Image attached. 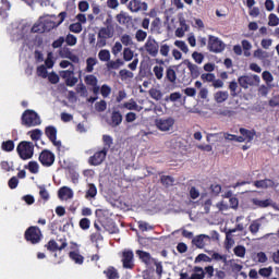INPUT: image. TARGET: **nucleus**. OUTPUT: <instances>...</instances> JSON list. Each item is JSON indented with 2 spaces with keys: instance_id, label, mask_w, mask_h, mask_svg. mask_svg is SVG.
<instances>
[{
  "instance_id": "18",
  "label": "nucleus",
  "mask_w": 279,
  "mask_h": 279,
  "mask_svg": "<svg viewBox=\"0 0 279 279\" xmlns=\"http://www.w3.org/2000/svg\"><path fill=\"white\" fill-rule=\"evenodd\" d=\"M209 49L215 53H220V51H223V43L219 38L211 36L209 38Z\"/></svg>"
},
{
  "instance_id": "63",
  "label": "nucleus",
  "mask_w": 279,
  "mask_h": 279,
  "mask_svg": "<svg viewBox=\"0 0 279 279\" xmlns=\"http://www.w3.org/2000/svg\"><path fill=\"white\" fill-rule=\"evenodd\" d=\"M166 77L169 82H175V70L169 68L167 70V74H166Z\"/></svg>"
},
{
  "instance_id": "23",
  "label": "nucleus",
  "mask_w": 279,
  "mask_h": 279,
  "mask_svg": "<svg viewBox=\"0 0 279 279\" xmlns=\"http://www.w3.org/2000/svg\"><path fill=\"white\" fill-rule=\"evenodd\" d=\"M107 279H119V270L114 268V266H109L107 269L104 270Z\"/></svg>"
},
{
  "instance_id": "41",
  "label": "nucleus",
  "mask_w": 279,
  "mask_h": 279,
  "mask_svg": "<svg viewBox=\"0 0 279 279\" xmlns=\"http://www.w3.org/2000/svg\"><path fill=\"white\" fill-rule=\"evenodd\" d=\"M25 169H28V171H29L31 173L36 174V173H38V171H39V169H40V166H38V162H37V161H29V162H28V167L25 166Z\"/></svg>"
},
{
  "instance_id": "11",
  "label": "nucleus",
  "mask_w": 279,
  "mask_h": 279,
  "mask_svg": "<svg viewBox=\"0 0 279 279\" xmlns=\"http://www.w3.org/2000/svg\"><path fill=\"white\" fill-rule=\"evenodd\" d=\"M207 243H210V236L206 234H199L192 239V245H194L198 250H204Z\"/></svg>"
},
{
  "instance_id": "42",
  "label": "nucleus",
  "mask_w": 279,
  "mask_h": 279,
  "mask_svg": "<svg viewBox=\"0 0 279 279\" xmlns=\"http://www.w3.org/2000/svg\"><path fill=\"white\" fill-rule=\"evenodd\" d=\"M112 93V87H110V85L108 84H104L100 87V94L102 95L104 99L110 97V94Z\"/></svg>"
},
{
  "instance_id": "22",
  "label": "nucleus",
  "mask_w": 279,
  "mask_h": 279,
  "mask_svg": "<svg viewBox=\"0 0 279 279\" xmlns=\"http://www.w3.org/2000/svg\"><path fill=\"white\" fill-rule=\"evenodd\" d=\"M114 36V31L110 26L101 27L98 32V38L109 39Z\"/></svg>"
},
{
  "instance_id": "12",
  "label": "nucleus",
  "mask_w": 279,
  "mask_h": 279,
  "mask_svg": "<svg viewBox=\"0 0 279 279\" xmlns=\"http://www.w3.org/2000/svg\"><path fill=\"white\" fill-rule=\"evenodd\" d=\"M131 12H147V2H141V0H131L128 5Z\"/></svg>"
},
{
  "instance_id": "44",
  "label": "nucleus",
  "mask_w": 279,
  "mask_h": 279,
  "mask_svg": "<svg viewBox=\"0 0 279 279\" xmlns=\"http://www.w3.org/2000/svg\"><path fill=\"white\" fill-rule=\"evenodd\" d=\"M123 64H125V62H123V60L117 59L116 61H109V62L107 63V66H108L109 69H114V70H117V69H119L120 66H123Z\"/></svg>"
},
{
  "instance_id": "57",
  "label": "nucleus",
  "mask_w": 279,
  "mask_h": 279,
  "mask_svg": "<svg viewBox=\"0 0 279 279\" xmlns=\"http://www.w3.org/2000/svg\"><path fill=\"white\" fill-rule=\"evenodd\" d=\"M70 32L73 34H81L82 33V23L77 22L70 25Z\"/></svg>"
},
{
  "instance_id": "55",
  "label": "nucleus",
  "mask_w": 279,
  "mask_h": 279,
  "mask_svg": "<svg viewBox=\"0 0 279 279\" xmlns=\"http://www.w3.org/2000/svg\"><path fill=\"white\" fill-rule=\"evenodd\" d=\"M97 76L95 75L85 76V84H87V86H97Z\"/></svg>"
},
{
  "instance_id": "16",
  "label": "nucleus",
  "mask_w": 279,
  "mask_h": 279,
  "mask_svg": "<svg viewBox=\"0 0 279 279\" xmlns=\"http://www.w3.org/2000/svg\"><path fill=\"white\" fill-rule=\"evenodd\" d=\"M123 123V113L120 110L113 109L111 112L109 125L111 128H119Z\"/></svg>"
},
{
  "instance_id": "29",
  "label": "nucleus",
  "mask_w": 279,
  "mask_h": 279,
  "mask_svg": "<svg viewBox=\"0 0 279 279\" xmlns=\"http://www.w3.org/2000/svg\"><path fill=\"white\" fill-rule=\"evenodd\" d=\"M228 208H230V205H228V203H226V201L223 199L220 203L216 204V206H214L211 210L213 213H226Z\"/></svg>"
},
{
  "instance_id": "51",
  "label": "nucleus",
  "mask_w": 279,
  "mask_h": 279,
  "mask_svg": "<svg viewBox=\"0 0 279 279\" xmlns=\"http://www.w3.org/2000/svg\"><path fill=\"white\" fill-rule=\"evenodd\" d=\"M64 41L66 43V45H69V47H74V45H77V37H75V35L73 34H69Z\"/></svg>"
},
{
  "instance_id": "31",
  "label": "nucleus",
  "mask_w": 279,
  "mask_h": 279,
  "mask_svg": "<svg viewBox=\"0 0 279 279\" xmlns=\"http://www.w3.org/2000/svg\"><path fill=\"white\" fill-rule=\"evenodd\" d=\"M97 64V59L89 57L86 60V72L87 73H93L95 71V65Z\"/></svg>"
},
{
  "instance_id": "21",
  "label": "nucleus",
  "mask_w": 279,
  "mask_h": 279,
  "mask_svg": "<svg viewBox=\"0 0 279 279\" xmlns=\"http://www.w3.org/2000/svg\"><path fill=\"white\" fill-rule=\"evenodd\" d=\"M119 108H125L126 110H135L136 112H141V110H143V107L138 106V104L134 99H131L130 101L120 105Z\"/></svg>"
},
{
  "instance_id": "49",
  "label": "nucleus",
  "mask_w": 279,
  "mask_h": 279,
  "mask_svg": "<svg viewBox=\"0 0 279 279\" xmlns=\"http://www.w3.org/2000/svg\"><path fill=\"white\" fill-rule=\"evenodd\" d=\"M39 196L41 199H44V202H49V192L45 185L39 186Z\"/></svg>"
},
{
  "instance_id": "4",
  "label": "nucleus",
  "mask_w": 279,
  "mask_h": 279,
  "mask_svg": "<svg viewBox=\"0 0 279 279\" xmlns=\"http://www.w3.org/2000/svg\"><path fill=\"white\" fill-rule=\"evenodd\" d=\"M38 160L43 167H53V162H56V154L49 149H44L39 154Z\"/></svg>"
},
{
  "instance_id": "24",
  "label": "nucleus",
  "mask_w": 279,
  "mask_h": 279,
  "mask_svg": "<svg viewBox=\"0 0 279 279\" xmlns=\"http://www.w3.org/2000/svg\"><path fill=\"white\" fill-rule=\"evenodd\" d=\"M228 97H230V95L228 94V92L223 90H219L214 95L216 104H223L225 101H228Z\"/></svg>"
},
{
  "instance_id": "61",
  "label": "nucleus",
  "mask_w": 279,
  "mask_h": 279,
  "mask_svg": "<svg viewBox=\"0 0 279 279\" xmlns=\"http://www.w3.org/2000/svg\"><path fill=\"white\" fill-rule=\"evenodd\" d=\"M169 51H171V48L169 47V45L162 44L160 46L159 52L161 56H163V58H167V56H169Z\"/></svg>"
},
{
  "instance_id": "10",
  "label": "nucleus",
  "mask_w": 279,
  "mask_h": 279,
  "mask_svg": "<svg viewBox=\"0 0 279 279\" xmlns=\"http://www.w3.org/2000/svg\"><path fill=\"white\" fill-rule=\"evenodd\" d=\"M165 27L167 28V32H173L175 29V15L173 13V9H169L165 12Z\"/></svg>"
},
{
  "instance_id": "25",
  "label": "nucleus",
  "mask_w": 279,
  "mask_h": 279,
  "mask_svg": "<svg viewBox=\"0 0 279 279\" xmlns=\"http://www.w3.org/2000/svg\"><path fill=\"white\" fill-rule=\"evenodd\" d=\"M95 197H97V186L95 185V183H89L88 189L85 193V199H93Z\"/></svg>"
},
{
  "instance_id": "8",
  "label": "nucleus",
  "mask_w": 279,
  "mask_h": 279,
  "mask_svg": "<svg viewBox=\"0 0 279 279\" xmlns=\"http://www.w3.org/2000/svg\"><path fill=\"white\" fill-rule=\"evenodd\" d=\"M144 47L145 50L148 52V56H151V58H156V56H158V51L160 50L158 41H156V39H154L153 37H148Z\"/></svg>"
},
{
  "instance_id": "26",
  "label": "nucleus",
  "mask_w": 279,
  "mask_h": 279,
  "mask_svg": "<svg viewBox=\"0 0 279 279\" xmlns=\"http://www.w3.org/2000/svg\"><path fill=\"white\" fill-rule=\"evenodd\" d=\"M118 23L120 25H128L132 21V17L128 15V13L121 11L117 16H116Z\"/></svg>"
},
{
  "instance_id": "59",
  "label": "nucleus",
  "mask_w": 279,
  "mask_h": 279,
  "mask_svg": "<svg viewBox=\"0 0 279 279\" xmlns=\"http://www.w3.org/2000/svg\"><path fill=\"white\" fill-rule=\"evenodd\" d=\"M253 258L257 263H265L267 260V254L259 252V253L255 254Z\"/></svg>"
},
{
  "instance_id": "38",
  "label": "nucleus",
  "mask_w": 279,
  "mask_h": 279,
  "mask_svg": "<svg viewBox=\"0 0 279 279\" xmlns=\"http://www.w3.org/2000/svg\"><path fill=\"white\" fill-rule=\"evenodd\" d=\"M253 57L257 58L258 60H267V58H269V52L263 49H257L254 51Z\"/></svg>"
},
{
  "instance_id": "32",
  "label": "nucleus",
  "mask_w": 279,
  "mask_h": 279,
  "mask_svg": "<svg viewBox=\"0 0 279 279\" xmlns=\"http://www.w3.org/2000/svg\"><path fill=\"white\" fill-rule=\"evenodd\" d=\"M98 59L100 60V62H110V50L101 49L98 52Z\"/></svg>"
},
{
  "instance_id": "43",
  "label": "nucleus",
  "mask_w": 279,
  "mask_h": 279,
  "mask_svg": "<svg viewBox=\"0 0 279 279\" xmlns=\"http://www.w3.org/2000/svg\"><path fill=\"white\" fill-rule=\"evenodd\" d=\"M120 40L122 45H124V47H132V45H134V41L132 40V36L128 34L122 35Z\"/></svg>"
},
{
  "instance_id": "35",
  "label": "nucleus",
  "mask_w": 279,
  "mask_h": 279,
  "mask_svg": "<svg viewBox=\"0 0 279 279\" xmlns=\"http://www.w3.org/2000/svg\"><path fill=\"white\" fill-rule=\"evenodd\" d=\"M162 23L160 22L159 17H156L151 24H150V32L155 33V34H160V27H161Z\"/></svg>"
},
{
  "instance_id": "9",
  "label": "nucleus",
  "mask_w": 279,
  "mask_h": 279,
  "mask_svg": "<svg viewBox=\"0 0 279 279\" xmlns=\"http://www.w3.org/2000/svg\"><path fill=\"white\" fill-rule=\"evenodd\" d=\"M238 82L242 88H250V86H256V84L260 82V78L258 75L241 76L239 77Z\"/></svg>"
},
{
  "instance_id": "7",
  "label": "nucleus",
  "mask_w": 279,
  "mask_h": 279,
  "mask_svg": "<svg viewBox=\"0 0 279 279\" xmlns=\"http://www.w3.org/2000/svg\"><path fill=\"white\" fill-rule=\"evenodd\" d=\"M106 156H108L106 149L98 150L88 158V165H90V167H99V165H102L104 160H106Z\"/></svg>"
},
{
  "instance_id": "6",
  "label": "nucleus",
  "mask_w": 279,
  "mask_h": 279,
  "mask_svg": "<svg viewBox=\"0 0 279 279\" xmlns=\"http://www.w3.org/2000/svg\"><path fill=\"white\" fill-rule=\"evenodd\" d=\"M123 269H134V252L132 250H124L121 256Z\"/></svg>"
},
{
  "instance_id": "3",
  "label": "nucleus",
  "mask_w": 279,
  "mask_h": 279,
  "mask_svg": "<svg viewBox=\"0 0 279 279\" xmlns=\"http://www.w3.org/2000/svg\"><path fill=\"white\" fill-rule=\"evenodd\" d=\"M16 151L22 160H31L34 158V143L22 141L19 143Z\"/></svg>"
},
{
  "instance_id": "33",
  "label": "nucleus",
  "mask_w": 279,
  "mask_h": 279,
  "mask_svg": "<svg viewBox=\"0 0 279 279\" xmlns=\"http://www.w3.org/2000/svg\"><path fill=\"white\" fill-rule=\"evenodd\" d=\"M102 142H104V147L102 149H105L107 153L110 151V147H112V136L110 135H102Z\"/></svg>"
},
{
  "instance_id": "34",
  "label": "nucleus",
  "mask_w": 279,
  "mask_h": 279,
  "mask_svg": "<svg viewBox=\"0 0 279 279\" xmlns=\"http://www.w3.org/2000/svg\"><path fill=\"white\" fill-rule=\"evenodd\" d=\"M160 182L162 186H166V189H169V186H173V177L171 175H161L160 177Z\"/></svg>"
},
{
  "instance_id": "37",
  "label": "nucleus",
  "mask_w": 279,
  "mask_h": 279,
  "mask_svg": "<svg viewBox=\"0 0 279 279\" xmlns=\"http://www.w3.org/2000/svg\"><path fill=\"white\" fill-rule=\"evenodd\" d=\"M123 60L124 62H132L134 60V51L131 48L123 49Z\"/></svg>"
},
{
  "instance_id": "36",
  "label": "nucleus",
  "mask_w": 279,
  "mask_h": 279,
  "mask_svg": "<svg viewBox=\"0 0 279 279\" xmlns=\"http://www.w3.org/2000/svg\"><path fill=\"white\" fill-rule=\"evenodd\" d=\"M32 141L38 142L43 137V131L40 129H34L28 132Z\"/></svg>"
},
{
  "instance_id": "20",
  "label": "nucleus",
  "mask_w": 279,
  "mask_h": 279,
  "mask_svg": "<svg viewBox=\"0 0 279 279\" xmlns=\"http://www.w3.org/2000/svg\"><path fill=\"white\" fill-rule=\"evenodd\" d=\"M59 199H73V190L68 186L60 187L58 191Z\"/></svg>"
},
{
  "instance_id": "58",
  "label": "nucleus",
  "mask_w": 279,
  "mask_h": 279,
  "mask_svg": "<svg viewBox=\"0 0 279 279\" xmlns=\"http://www.w3.org/2000/svg\"><path fill=\"white\" fill-rule=\"evenodd\" d=\"M274 269L271 267L268 268H260L258 274L259 276H263V278H269L271 276Z\"/></svg>"
},
{
  "instance_id": "2",
  "label": "nucleus",
  "mask_w": 279,
  "mask_h": 279,
  "mask_svg": "<svg viewBox=\"0 0 279 279\" xmlns=\"http://www.w3.org/2000/svg\"><path fill=\"white\" fill-rule=\"evenodd\" d=\"M24 239L31 245H38L43 241V231L38 226H31L25 230Z\"/></svg>"
},
{
  "instance_id": "64",
  "label": "nucleus",
  "mask_w": 279,
  "mask_h": 279,
  "mask_svg": "<svg viewBox=\"0 0 279 279\" xmlns=\"http://www.w3.org/2000/svg\"><path fill=\"white\" fill-rule=\"evenodd\" d=\"M8 186H9V189H11V190L16 189V186H19V178L12 177V178L9 180V182H8Z\"/></svg>"
},
{
  "instance_id": "45",
  "label": "nucleus",
  "mask_w": 279,
  "mask_h": 279,
  "mask_svg": "<svg viewBox=\"0 0 279 279\" xmlns=\"http://www.w3.org/2000/svg\"><path fill=\"white\" fill-rule=\"evenodd\" d=\"M119 75L122 81L132 80V77H134V73H132L131 71L125 70V69L120 70Z\"/></svg>"
},
{
  "instance_id": "5",
  "label": "nucleus",
  "mask_w": 279,
  "mask_h": 279,
  "mask_svg": "<svg viewBox=\"0 0 279 279\" xmlns=\"http://www.w3.org/2000/svg\"><path fill=\"white\" fill-rule=\"evenodd\" d=\"M45 134L54 147H58V149L62 147V142L58 141V129H56V126L53 125L46 126Z\"/></svg>"
},
{
  "instance_id": "1",
  "label": "nucleus",
  "mask_w": 279,
  "mask_h": 279,
  "mask_svg": "<svg viewBox=\"0 0 279 279\" xmlns=\"http://www.w3.org/2000/svg\"><path fill=\"white\" fill-rule=\"evenodd\" d=\"M40 116L32 109H26L21 117V124L25 128H36V125H40Z\"/></svg>"
},
{
  "instance_id": "30",
  "label": "nucleus",
  "mask_w": 279,
  "mask_h": 279,
  "mask_svg": "<svg viewBox=\"0 0 279 279\" xmlns=\"http://www.w3.org/2000/svg\"><path fill=\"white\" fill-rule=\"evenodd\" d=\"M206 278V272H204V268L194 267V274L190 277V279H204Z\"/></svg>"
},
{
  "instance_id": "47",
  "label": "nucleus",
  "mask_w": 279,
  "mask_h": 279,
  "mask_svg": "<svg viewBox=\"0 0 279 279\" xmlns=\"http://www.w3.org/2000/svg\"><path fill=\"white\" fill-rule=\"evenodd\" d=\"M135 38H136L137 43H145V39L147 38V32H145L143 29L136 31Z\"/></svg>"
},
{
  "instance_id": "46",
  "label": "nucleus",
  "mask_w": 279,
  "mask_h": 279,
  "mask_svg": "<svg viewBox=\"0 0 279 279\" xmlns=\"http://www.w3.org/2000/svg\"><path fill=\"white\" fill-rule=\"evenodd\" d=\"M232 232H236V230L232 229V230H229V232L227 233V242H226L227 250H231V247H234V240L230 238V234H232Z\"/></svg>"
},
{
  "instance_id": "40",
  "label": "nucleus",
  "mask_w": 279,
  "mask_h": 279,
  "mask_svg": "<svg viewBox=\"0 0 279 279\" xmlns=\"http://www.w3.org/2000/svg\"><path fill=\"white\" fill-rule=\"evenodd\" d=\"M1 149L2 151H14V141L9 140L5 142H2Z\"/></svg>"
},
{
  "instance_id": "39",
  "label": "nucleus",
  "mask_w": 279,
  "mask_h": 279,
  "mask_svg": "<svg viewBox=\"0 0 279 279\" xmlns=\"http://www.w3.org/2000/svg\"><path fill=\"white\" fill-rule=\"evenodd\" d=\"M255 186L257 189H269V186H274V181L271 180L256 181Z\"/></svg>"
},
{
  "instance_id": "27",
  "label": "nucleus",
  "mask_w": 279,
  "mask_h": 279,
  "mask_svg": "<svg viewBox=\"0 0 279 279\" xmlns=\"http://www.w3.org/2000/svg\"><path fill=\"white\" fill-rule=\"evenodd\" d=\"M69 256H70L71 260H73L76 265H84V256H82V254H80L75 251H71L69 253Z\"/></svg>"
},
{
  "instance_id": "54",
  "label": "nucleus",
  "mask_w": 279,
  "mask_h": 279,
  "mask_svg": "<svg viewBox=\"0 0 279 279\" xmlns=\"http://www.w3.org/2000/svg\"><path fill=\"white\" fill-rule=\"evenodd\" d=\"M253 204L255 206H259V208H267V206H269L271 204V201H269V199L259 201V199L254 198Z\"/></svg>"
},
{
  "instance_id": "56",
  "label": "nucleus",
  "mask_w": 279,
  "mask_h": 279,
  "mask_svg": "<svg viewBox=\"0 0 279 279\" xmlns=\"http://www.w3.org/2000/svg\"><path fill=\"white\" fill-rule=\"evenodd\" d=\"M153 71H154L155 77H157V80H162V75H163V71H165V69L162 66L155 65Z\"/></svg>"
},
{
  "instance_id": "17",
  "label": "nucleus",
  "mask_w": 279,
  "mask_h": 279,
  "mask_svg": "<svg viewBox=\"0 0 279 279\" xmlns=\"http://www.w3.org/2000/svg\"><path fill=\"white\" fill-rule=\"evenodd\" d=\"M58 21H46L44 24V27H48V31L54 29V27H60L62 23H64V20L66 19V12L62 11L61 13L58 14Z\"/></svg>"
},
{
  "instance_id": "19",
  "label": "nucleus",
  "mask_w": 279,
  "mask_h": 279,
  "mask_svg": "<svg viewBox=\"0 0 279 279\" xmlns=\"http://www.w3.org/2000/svg\"><path fill=\"white\" fill-rule=\"evenodd\" d=\"M136 255L138 256L140 260H142V263H144V265L149 266V265H154L156 263V259L154 257H151V254H149L145 251L137 250Z\"/></svg>"
},
{
  "instance_id": "53",
  "label": "nucleus",
  "mask_w": 279,
  "mask_h": 279,
  "mask_svg": "<svg viewBox=\"0 0 279 279\" xmlns=\"http://www.w3.org/2000/svg\"><path fill=\"white\" fill-rule=\"evenodd\" d=\"M278 24H279L278 15L271 13L268 16V25H270V27H276V26H278Z\"/></svg>"
},
{
  "instance_id": "28",
  "label": "nucleus",
  "mask_w": 279,
  "mask_h": 279,
  "mask_svg": "<svg viewBox=\"0 0 279 279\" xmlns=\"http://www.w3.org/2000/svg\"><path fill=\"white\" fill-rule=\"evenodd\" d=\"M180 27L177 29V36L182 38L184 36V32H189V25H186V21L182 17L179 19Z\"/></svg>"
},
{
  "instance_id": "62",
  "label": "nucleus",
  "mask_w": 279,
  "mask_h": 279,
  "mask_svg": "<svg viewBox=\"0 0 279 279\" xmlns=\"http://www.w3.org/2000/svg\"><path fill=\"white\" fill-rule=\"evenodd\" d=\"M80 228L82 230H88L90 228V220L88 218H83L80 220Z\"/></svg>"
},
{
  "instance_id": "52",
  "label": "nucleus",
  "mask_w": 279,
  "mask_h": 279,
  "mask_svg": "<svg viewBox=\"0 0 279 279\" xmlns=\"http://www.w3.org/2000/svg\"><path fill=\"white\" fill-rule=\"evenodd\" d=\"M149 95L153 99H156V101H159V99H162V93L159 89L151 88L149 90Z\"/></svg>"
},
{
  "instance_id": "48",
  "label": "nucleus",
  "mask_w": 279,
  "mask_h": 279,
  "mask_svg": "<svg viewBox=\"0 0 279 279\" xmlns=\"http://www.w3.org/2000/svg\"><path fill=\"white\" fill-rule=\"evenodd\" d=\"M95 108L97 112H106V109L108 108V102H106V100H100L95 104Z\"/></svg>"
},
{
  "instance_id": "15",
  "label": "nucleus",
  "mask_w": 279,
  "mask_h": 279,
  "mask_svg": "<svg viewBox=\"0 0 279 279\" xmlns=\"http://www.w3.org/2000/svg\"><path fill=\"white\" fill-rule=\"evenodd\" d=\"M61 241V245H58V242H56V240H50L45 247L48 250V252H62V250H64L69 243H66V239L64 240H60Z\"/></svg>"
},
{
  "instance_id": "13",
  "label": "nucleus",
  "mask_w": 279,
  "mask_h": 279,
  "mask_svg": "<svg viewBox=\"0 0 279 279\" xmlns=\"http://www.w3.org/2000/svg\"><path fill=\"white\" fill-rule=\"evenodd\" d=\"M174 123H175V120H173L172 118L159 119L156 121V126L161 132H169L171 128H173Z\"/></svg>"
},
{
  "instance_id": "14",
  "label": "nucleus",
  "mask_w": 279,
  "mask_h": 279,
  "mask_svg": "<svg viewBox=\"0 0 279 279\" xmlns=\"http://www.w3.org/2000/svg\"><path fill=\"white\" fill-rule=\"evenodd\" d=\"M240 134L241 136H238L236 138L238 143H251V141H254V136H256V132L247 129H240Z\"/></svg>"
},
{
  "instance_id": "50",
  "label": "nucleus",
  "mask_w": 279,
  "mask_h": 279,
  "mask_svg": "<svg viewBox=\"0 0 279 279\" xmlns=\"http://www.w3.org/2000/svg\"><path fill=\"white\" fill-rule=\"evenodd\" d=\"M138 229L141 232H147L148 230H154V227L149 226L146 221L140 220L137 222Z\"/></svg>"
},
{
  "instance_id": "60",
  "label": "nucleus",
  "mask_w": 279,
  "mask_h": 279,
  "mask_svg": "<svg viewBox=\"0 0 279 279\" xmlns=\"http://www.w3.org/2000/svg\"><path fill=\"white\" fill-rule=\"evenodd\" d=\"M235 256H239L240 258H244L245 257V248L242 245L236 246L233 250Z\"/></svg>"
}]
</instances>
